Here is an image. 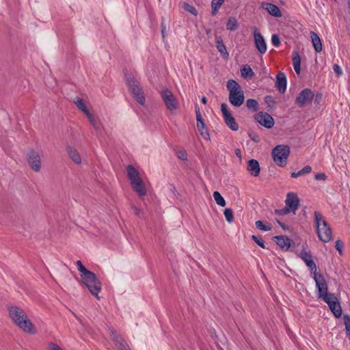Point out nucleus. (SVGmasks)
<instances>
[{"instance_id": "obj_1", "label": "nucleus", "mask_w": 350, "mask_h": 350, "mask_svg": "<svg viewBox=\"0 0 350 350\" xmlns=\"http://www.w3.org/2000/svg\"><path fill=\"white\" fill-rule=\"evenodd\" d=\"M8 312L12 321L20 329L27 333H34L33 325L23 309L12 306L8 308Z\"/></svg>"}, {"instance_id": "obj_2", "label": "nucleus", "mask_w": 350, "mask_h": 350, "mask_svg": "<svg viewBox=\"0 0 350 350\" xmlns=\"http://www.w3.org/2000/svg\"><path fill=\"white\" fill-rule=\"evenodd\" d=\"M315 227L319 239L323 243L329 242L332 238V230L321 213L314 211Z\"/></svg>"}, {"instance_id": "obj_3", "label": "nucleus", "mask_w": 350, "mask_h": 350, "mask_svg": "<svg viewBox=\"0 0 350 350\" xmlns=\"http://www.w3.org/2000/svg\"><path fill=\"white\" fill-rule=\"evenodd\" d=\"M127 176L131 182L132 189L137 193L139 197H143L146 194V189L139 178L138 171L131 165L126 167Z\"/></svg>"}, {"instance_id": "obj_4", "label": "nucleus", "mask_w": 350, "mask_h": 350, "mask_svg": "<svg viewBox=\"0 0 350 350\" xmlns=\"http://www.w3.org/2000/svg\"><path fill=\"white\" fill-rule=\"evenodd\" d=\"M88 273L81 278V282L88 288L90 293L98 299V293L102 288L101 282L94 273L90 271Z\"/></svg>"}, {"instance_id": "obj_5", "label": "nucleus", "mask_w": 350, "mask_h": 350, "mask_svg": "<svg viewBox=\"0 0 350 350\" xmlns=\"http://www.w3.org/2000/svg\"><path fill=\"white\" fill-rule=\"evenodd\" d=\"M126 85L134 99L141 105L145 104V96L142 86L133 76L126 78Z\"/></svg>"}, {"instance_id": "obj_6", "label": "nucleus", "mask_w": 350, "mask_h": 350, "mask_svg": "<svg viewBox=\"0 0 350 350\" xmlns=\"http://www.w3.org/2000/svg\"><path fill=\"white\" fill-rule=\"evenodd\" d=\"M289 154L290 148L287 145H278L272 150L271 152L274 162L282 167L287 164Z\"/></svg>"}, {"instance_id": "obj_7", "label": "nucleus", "mask_w": 350, "mask_h": 350, "mask_svg": "<svg viewBox=\"0 0 350 350\" xmlns=\"http://www.w3.org/2000/svg\"><path fill=\"white\" fill-rule=\"evenodd\" d=\"M299 256L310 270L311 273L313 275V279L314 280L315 283L325 279L323 275L317 273V265L312 258L310 252H307L305 250H303L300 252Z\"/></svg>"}, {"instance_id": "obj_8", "label": "nucleus", "mask_w": 350, "mask_h": 350, "mask_svg": "<svg viewBox=\"0 0 350 350\" xmlns=\"http://www.w3.org/2000/svg\"><path fill=\"white\" fill-rule=\"evenodd\" d=\"M161 97L167 108L171 112L176 111L178 107V101L172 91L167 88L161 92Z\"/></svg>"}, {"instance_id": "obj_9", "label": "nucleus", "mask_w": 350, "mask_h": 350, "mask_svg": "<svg viewBox=\"0 0 350 350\" xmlns=\"http://www.w3.org/2000/svg\"><path fill=\"white\" fill-rule=\"evenodd\" d=\"M316 286L318 289L319 297L323 299L328 306L332 302L338 301L334 294L327 293V284L325 279L319 282H317Z\"/></svg>"}, {"instance_id": "obj_10", "label": "nucleus", "mask_w": 350, "mask_h": 350, "mask_svg": "<svg viewBox=\"0 0 350 350\" xmlns=\"http://www.w3.org/2000/svg\"><path fill=\"white\" fill-rule=\"evenodd\" d=\"M314 96V94L310 88H305L298 94L295 103L299 107H304L312 101Z\"/></svg>"}, {"instance_id": "obj_11", "label": "nucleus", "mask_w": 350, "mask_h": 350, "mask_svg": "<svg viewBox=\"0 0 350 350\" xmlns=\"http://www.w3.org/2000/svg\"><path fill=\"white\" fill-rule=\"evenodd\" d=\"M221 111L224 116L226 124L232 131H237L239 129V125L230 111L228 109L226 103L221 105Z\"/></svg>"}, {"instance_id": "obj_12", "label": "nucleus", "mask_w": 350, "mask_h": 350, "mask_svg": "<svg viewBox=\"0 0 350 350\" xmlns=\"http://www.w3.org/2000/svg\"><path fill=\"white\" fill-rule=\"evenodd\" d=\"M28 163L36 172H39L41 169V159L38 152L34 150H31L27 154Z\"/></svg>"}, {"instance_id": "obj_13", "label": "nucleus", "mask_w": 350, "mask_h": 350, "mask_svg": "<svg viewBox=\"0 0 350 350\" xmlns=\"http://www.w3.org/2000/svg\"><path fill=\"white\" fill-rule=\"evenodd\" d=\"M254 118L260 124L267 129H271L274 126L273 118L267 112L260 111L255 115Z\"/></svg>"}, {"instance_id": "obj_14", "label": "nucleus", "mask_w": 350, "mask_h": 350, "mask_svg": "<svg viewBox=\"0 0 350 350\" xmlns=\"http://www.w3.org/2000/svg\"><path fill=\"white\" fill-rule=\"evenodd\" d=\"M109 332L111 339L113 340L118 350H131L129 345L115 329L109 328Z\"/></svg>"}, {"instance_id": "obj_15", "label": "nucleus", "mask_w": 350, "mask_h": 350, "mask_svg": "<svg viewBox=\"0 0 350 350\" xmlns=\"http://www.w3.org/2000/svg\"><path fill=\"white\" fill-rule=\"evenodd\" d=\"M299 199L296 193L293 192L287 193L285 205L294 214L299 205Z\"/></svg>"}, {"instance_id": "obj_16", "label": "nucleus", "mask_w": 350, "mask_h": 350, "mask_svg": "<svg viewBox=\"0 0 350 350\" xmlns=\"http://www.w3.org/2000/svg\"><path fill=\"white\" fill-rule=\"evenodd\" d=\"M229 102L234 107H240L244 103L245 96L242 89L229 93Z\"/></svg>"}, {"instance_id": "obj_17", "label": "nucleus", "mask_w": 350, "mask_h": 350, "mask_svg": "<svg viewBox=\"0 0 350 350\" xmlns=\"http://www.w3.org/2000/svg\"><path fill=\"white\" fill-rule=\"evenodd\" d=\"M254 43L256 49L260 54H265L267 51V44L262 34L257 31L256 29L254 31Z\"/></svg>"}, {"instance_id": "obj_18", "label": "nucleus", "mask_w": 350, "mask_h": 350, "mask_svg": "<svg viewBox=\"0 0 350 350\" xmlns=\"http://www.w3.org/2000/svg\"><path fill=\"white\" fill-rule=\"evenodd\" d=\"M273 240L282 250H288L293 243L290 238L284 235L275 236L273 237Z\"/></svg>"}, {"instance_id": "obj_19", "label": "nucleus", "mask_w": 350, "mask_h": 350, "mask_svg": "<svg viewBox=\"0 0 350 350\" xmlns=\"http://www.w3.org/2000/svg\"><path fill=\"white\" fill-rule=\"evenodd\" d=\"M275 86L280 92L284 93L286 89V77L284 72H280L276 76Z\"/></svg>"}, {"instance_id": "obj_20", "label": "nucleus", "mask_w": 350, "mask_h": 350, "mask_svg": "<svg viewBox=\"0 0 350 350\" xmlns=\"http://www.w3.org/2000/svg\"><path fill=\"white\" fill-rule=\"evenodd\" d=\"M247 170L250 172L254 176H258L260 172L259 163L257 160L252 159L248 161Z\"/></svg>"}, {"instance_id": "obj_21", "label": "nucleus", "mask_w": 350, "mask_h": 350, "mask_svg": "<svg viewBox=\"0 0 350 350\" xmlns=\"http://www.w3.org/2000/svg\"><path fill=\"white\" fill-rule=\"evenodd\" d=\"M197 128L201 136L206 140H210V135L208 128L206 126L203 120L197 121Z\"/></svg>"}, {"instance_id": "obj_22", "label": "nucleus", "mask_w": 350, "mask_h": 350, "mask_svg": "<svg viewBox=\"0 0 350 350\" xmlns=\"http://www.w3.org/2000/svg\"><path fill=\"white\" fill-rule=\"evenodd\" d=\"M66 152L69 156V157L77 164H80L81 163V159L79 154V152L77 151L76 149H75L73 147L70 146H68L66 147Z\"/></svg>"}, {"instance_id": "obj_23", "label": "nucleus", "mask_w": 350, "mask_h": 350, "mask_svg": "<svg viewBox=\"0 0 350 350\" xmlns=\"http://www.w3.org/2000/svg\"><path fill=\"white\" fill-rule=\"evenodd\" d=\"M310 38L315 51L321 52L322 51V43L319 36L315 32L310 31Z\"/></svg>"}, {"instance_id": "obj_24", "label": "nucleus", "mask_w": 350, "mask_h": 350, "mask_svg": "<svg viewBox=\"0 0 350 350\" xmlns=\"http://www.w3.org/2000/svg\"><path fill=\"white\" fill-rule=\"evenodd\" d=\"M265 8L273 16L280 17L282 16L280 8L275 4L267 3L265 4Z\"/></svg>"}, {"instance_id": "obj_25", "label": "nucleus", "mask_w": 350, "mask_h": 350, "mask_svg": "<svg viewBox=\"0 0 350 350\" xmlns=\"http://www.w3.org/2000/svg\"><path fill=\"white\" fill-rule=\"evenodd\" d=\"M293 66L295 72L297 75L300 74L301 71V57L297 51H294L292 55Z\"/></svg>"}, {"instance_id": "obj_26", "label": "nucleus", "mask_w": 350, "mask_h": 350, "mask_svg": "<svg viewBox=\"0 0 350 350\" xmlns=\"http://www.w3.org/2000/svg\"><path fill=\"white\" fill-rule=\"evenodd\" d=\"M328 306L336 318H339L341 316L342 308L338 301L332 302Z\"/></svg>"}, {"instance_id": "obj_27", "label": "nucleus", "mask_w": 350, "mask_h": 350, "mask_svg": "<svg viewBox=\"0 0 350 350\" xmlns=\"http://www.w3.org/2000/svg\"><path fill=\"white\" fill-rule=\"evenodd\" d=\"M241 77L244 79L252 78L254 76V72L249 65H244L241 68Z\"/></svg>"}, {"instance_id": "obj_28", "label": "nucleus", "mask_w": 350, "mask_h": 350, "mask_svg": "<svg viewBox=\"0 0 350 350\" xmlns=\"http://www.w3.org/2000/svg\"><path fill=\"white\" fill-rule=\"evenodd\" d=\"M216 46L219 52L226 57H228V53L226 50V46L221 38H216Z\"/></svg>"}, {"instance_id": "obj_29", "label": "nucleus", "mask_w": 350, "mask_h": 350, "mask_svg": "<svg viewBox=\"0 0 350 350\" xmlns=\"http://www.w3.org/2000/svg\"><path fill=\"white\" fill-rule=\"evenodd\" d=\"M226 88L229 91V93L232 91H237L241 89L240 85L233 79H230L227 81Z\"/></svg>"}, {"instance_id": "obj_30", "label": "nucleus", "mask_w": 350, "mask_h": 350, "mask_svg": "<svg viewBox=\"0 0 350 350\" xmlns=\"http://www.w3.org/2000/svg\"><path fill=\"white\" fill-rule=\"evenodd\" d=\"M74 103H75L78 109L82 111L85 115L88 114V112H90L82 98L77 97Z\"/></svg>"}, {"instance_id": "obj_31", "label": "nucleus", "mask_w": 350, "mask_h": 350, "mask_svg": "<svg viewBox=\"0 0 350 350\" xmlns=\"http://www.w3.org/2000/svg\"><path fill=\"white\" fill-rule=\"evenodd\" d=\"M312 171V167L310 165H306L301 170L297 172L291 173L292 178H297L298 176L310 174Z\"/></svg>"}, {"instance_id": "obj_32", "label": "nucleus", "mask_w": 350, "mask_h": 350, "mask_svg": "<svg viewBox=\"0 0 350 350\" xmlns=\"http://www.w3.org/2000/svg\"><path fill=\"white\" fill-rule=\"evenodd\" d=\"M246 106L248 109L253 112H256L258 109V103L255 99L253 98H249L247 100Z\"/></svg>"}, {"instance_id": "obj_33", "label": "nucleus", "mask_w": 350, "mask_h": 350, "mask_svg": "<svg viewBox=\"0 0 350 350\" xmlns=\"http://www.w3.org/2000/svg\"><path fill=\"white\" fill-rule=\"evenodd\" d=\"M224 0H212L211 8H212V15H215L221 5L224 3Z\"/></svg>"}, {"instance_id": "obj_34", "label": "nucleus", "mask_w": 350, "mask_h": 350, "mask_svg": "<svg viewBox=\"0 0 350 350\" xmlns=\"http://www.w3.org/2000/svg\"><path fill=\"white\" fill-rule=\"evenodd\" d=\"M238 27L237 21L234 17L228 18L226 23V29L230 31H234Z\"/></svg>"}, {"instance_id": "obj_35", "label": "nucleus", "mask_w": 350, "mask_h": 350, "mask_svg": "<svg viewBox=\"0 0 350 350\" xmlns=\"http://www.w3.org/2000/svg\"><path fill=\"white\" fill-rule=\"evenodd\" d=\"M213 198L216 202V203L221 206H226V200L222 197V196L220 194V193L217 191H215L213 192Z\"/></svg>"}, {"instance_id": "obj_36", "label": "nucleus", "mask_w": 350, "mask_h": 350, "mask_svg": "<svg viewBox=\"0 0 350 350\" xmlns=\"http://www.w3.org/2000/svg\"><path fill=\"white\" fill-rule=\"evenodd\" d=\"M256 227L260 230L267 232L271 230L272 227L270 225L264 224L263 221L261 220H258L255 222Z\"/></svg>"}, {"instance_id": "obj_37", "label": "nucleus", "mask_w": 350, "mask_h": 350, "mask_svg": "<svg viewBox=\"0 0 350 350\" xmlns=\"http://www.w3.org/2000/svg\"><path fill=\"white\" fill-rule=\"evenodd\" d=\"M264 100L267 105L268 111H271L274 107L275 104L273 97L271 95H267L265 97Z\"/></svg>"}, {"instance_id": "obj_38", "label": "nucleus", "mask_w": 350, "mask_h": 350, "mask_svg": "<svg viewBox=\"0 0 350 350\" xmlns=\"http://www.w3.org/2000/svg\"><path fill=\"white\" fill-rule=\"evenodd\" d=\"M224 214L226 221L231 224L234 221V213L231 208H227L224 210Z\"/></svg>"}, {"instance_id": "obj_39", "label": "nucleus", "mask_w": 350, "mask_h": 350, "mask_svg": "<svg viewBox=\"0 0 350 350\" xmlns=\"http://www.w3.org/2000/svg\"><path fill=\"white\" fill-rule=\"evenodd\" d=\"M77 266L78 268L79 271L80 272V276L81 278L85 275V274H89L88 272L90 271L86 269L82 264L81 260L77 261Z\"/></svg>"}, {"instance_id": "obj_40", "label": "nucleus", "mask_w": 350, "mask_h": 350, "mask_svg": "<svg viewBox=\"0 0 350 350\" xmlns=\"http://www.w3.org/2000/svg\"><path fill=\"white\" fill-rule=\"evenodd\" d=\"M183 8L185 11L192 14L194 16H197L198 11L193 5L188 3H184Z\"/></svg>"}, {"instance_id": "obj_41", "label": "nucleus", "mask_w": 350, "mask_h": 350, "mask_svg": "<svg viewBox=\"0 0 350 350\" xmlns=\"http://www.w3.org/2000/svg\"><path fill=\"white\" fill-rule=\"evenodd\" d=\"M344 323L345 325V330L347 336L349 337L350 340V317L348 314L344 315Z\"/></svg>"}, {"instance_id": "obj_42", "label": "nucleus", "mask_w": 350, "mask_h": 350, "mask_svg": "<svg viewBox=\"0 0 350 350\" xmlns=\"http://www.w3.org/2000/svg\"><path fill=\"white\" fill-rule=\"evenodd\" d=\"M86 116L88 117L90 122L93 126V127L95 129L98 130L99 129V125H98L96 118H94V116L90 112H88V113L86 114Z\"/></svg>"}, {"instance_id": "obj_43", "label": "nucleus", "mask_w": 350, "mask_h": 350, "mask_svg": "<svg viewBox=\"0 0 350 350\" xmlns=\"http://www.w3.org/2000/svg\"><path fill=\"white\" fill-rule=\"evenodd\" d=\"M251 238L258 246H260V247H262L263 249L265 248L264 241L260 237L252 235Z\"/></svg>"}, {"instance_id": "obj_44", "label": "nucleus", "mask_w": 350, "mask_h": 350, "mask_svg": "<svg viewBox=\"0 0 350 350\" xmlns=\"http://www.w3.org/2000/svg\"><path fill=\"white\" fill-rule=\"evenodd\" d=\"M176 156L178 159L186 161L187 160V153L185 150H180L176 152Z\"/></svg>"}, {"instance_id": "obj_45", "label": "nucleus", "mask_w": 350, "mask_h": 350, "mask_svg": "<svg viewBox=\"0 0 350 350\" xmlns=\"http://www.w3.org/2000/svg\"><path fill=\"white\" fill-rule=\"evenodd\" d=\"M344 247V243L341 240H337L335 242V248L338 250L339 254L342 255V248Z\"/></svg>"}, {"instance_id": "obj_46", "label": "nucleus", "mask_w": 350, "mask_h": 350, "mask_svg": "<svg viewBox=\"0 0 350 350\" xmlns=\"http://www.w3.org/2000/svg\"><path fill=\"white\" fill-rule=\"evenodd\" d=\"M290 212H291L288 208H287L286 206L284 208H281V209H275V213L276 215H287L288 213H289Z\"/></svg>"}, {"instance_id": "obj_47", "label": "nucleus", "mask_w": 350, "mask_h": 350, "mask_svg": "<svg viewBox=\"0 0 350 350\" xmlns=\"http://www.w3.org/2000/svg\"><path fill=\"white\" fill-rule=\"evenodd\" d=\"M272 44L275 46H278L280 44V39L277 34H273L271 36Z\"/></svg>"}, {"instance_id": "obj_48", "label": "nucleus", "mask_w": 350, "mask_h": 350, "mask_svg": "<svg viewBox=\"0 0 350 350\" xmlns=\"http://www.w3.org/2000/svg\"><path fill=\"white\" fill-rule=\"evenodd\" d=\"M250 138L251 140H252L254 142H260V137L259 136L254 132H249L248 133Z\"/></svg>"}, {"instance_id": "obj_49", "label": "nucleus", "mask_w": 350, "mask_h": 350, "mask_svg": "<svg viewBox=\"0 0 350 350\" xmlns=\"http://www.w3.org/2000/svg\"><path fill=\"white\" fill-rule=\"evenodd\" d=\"M327 176L325 173H317L314 176V178L318 180H325Z\"/></svg>"}, {"instance_id": "obj_50", "label": "nucleus", "mask_w": 350, "mask_h": 350, "mask_svg": "<svg viewBox=\"0 0 350 350\" xmlns=\"http://www.w3.org/2000/svg\"><path fill=\"white\" fill-rule=\"evenodd\" d=\"M47 350H63L59 346L53 342H49Z\"/></svg>"}, {"instance_id": "obj_51", "label": "nucleus", "mask_w": 350, "mask_h": 350, "mask_svg": "<svg viewBox=\"0 0 350 350\" xmlns=\"http://www.w3.org/2000/svg\"><path fill=\"white\" fill-rule=\"evenodd\" d=\"M333 70L336 74H337L338 76H340L342 75V71L340 68V66L336 64H334L333 66Z\"/></svg>"}, {"instance_id": "obj_52", "label": "nucleus", "mask_w": 350, "mask_h": 350, "mask_svg": "<svg viewBox=\"0 0 350 350\" xmlns=\"http://www.w3.org/2000/svg\"><path fill=\"white\" fill-rule=\"evenodd\" d=\"M322 98V94L321 93H317L314 96V104L319 105L320 103V101Z\"/></svg>"}, {"instance_id": "obj_53", "label": "nucleus", "mask_w": 350, "mask_h": 350, "mask_svg": "<svg viewBox=\"0 0 350 350\" xmlns=\"http://www.w3.org/2000/svg\"><path fill=\"white\" fill-rule=\"evenodd\" d=\"M196 120L197 121H199V119H200V120H202V117L199 107H196Z\"/></svg>"}, {"instance_id": "obj_54", "label": "nucleus", "mask_w": 350, "mask_h": 350, "mask_svg": "<svg viewBox=\"0 0 350 350\" xmlns=\"http://www.w3.org/2000/svg\"><path fill=\"white\" fill-rule=\"evenodd\" d=\"M275 221L279 224V226L284 230H288V226H286L284 223L281 222L279 219H276Z\"/></svg>"}, {"instance_id": "obj_55", "label": "nucleus", "mask_w": 350, "mask_h": 350, "mask_svg": "<svg viewBox=\"0 0 350 350\" xmlns=\"http://www.w3.org/2000/svg\"><path fill=\"white\" fill-rule=\"evenodd\" d=\"M161 33H162V36L164 38L165 37V26L164 25V23H161Z\"/></svg>"}, {"instance_id": "obj_56", "label": "nucleus", "mask_w": 350, "mask_h": 350, "mask_svg": "<svg viewBox=\"0 0 350 350\" xmlns=\"http://www.w3.org/2000/svg\"><path fill=\"white\" fill-rule=\"evenodd\" d=\"M235 154H236V155H237V157H240V158L241 157V150H240V149H239V148L236 149V150H235Z\"/></svg>"}, {"instance_id": "obj_57", "label": "nucleus", "mask_w": 350, "mask_h": 350, "mask_svg": "<svg viewBox=\"0 0 350 350\" xmlns=\"http://www.w3.org/2000/svg\"><path fill=\"white\" fill-rule=\"evenodd\" d=\"M201 102L204 104H206L207 103V98L205 96H203L201 99Z\"/></svg>"}, {"instance_id": "obj_58", "label": "nucleus", "mask_w": 350, "mask_h": 350, "mask_svg": "<svg viewBox=\"0 0 350 350\" xmlns=\"http://www.w3.org/2000/svg\"><path fill=\"white\" fill-rule=\"evenodd\" d=\"M303 213L305 215L306 214V211L304 210Z\"/></svg>"}]
</instances>
